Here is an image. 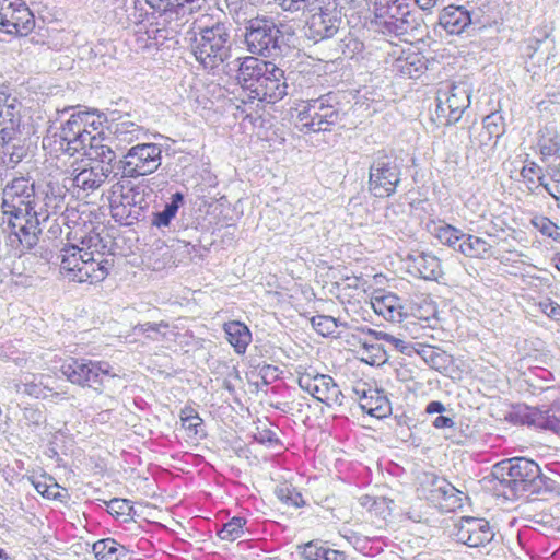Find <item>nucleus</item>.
<instances>
[{
    "label": "nucleus",
    "mask_w": 560,
    "mask_h": 560,
    "mask_svg": "<svg viewBox=\"0 0 560 560\" xmlns=\"http://www.w3.org/2000/svg\"><path fill=\"white\" fill-rule=\"evenodd\" d=\"M145 3L159 14L160 24L179 33L207 5V0H145Z\"/></svg>",
    "instance_id": "nucleus-12"
},
{
    "label": "nucleus",
    "mask_w": 560,
    "mask_h": 560,
    "mask_svg": "<svg viewBox=\"0 0 560 560\" xmlns=\"http://www.w3.org/2000/svg\"><path fill=\"white\" fill-rule=\"evenodd\" d=\"M364 44L353 36H346L340 40L339 49L346 58H353L363 51Z\"/></svg>",
    "instance_id": "nucleus-52"
},
{
    "label": "nucleus",
    "mask_w": 560,
    "mask_h": 560,
    "mask_svg": "<svg viewBox=\"0 0 560 560\" xmlns=\"http://www.w3.org/2000/svg\"><path fill=\"white\" fill-rule=\"evenodd\" d=\"M68 225V244L59 254L60 270L75 282L97 283L103 281L113 267L107 244L96 231L93 222L82 219L74 210H67L62 219Z\"/></svg>",
    "instance_id": "nucleus-2"
},
{
    "label": "nucleus",
    "mask_w": 560,
    "mask_h": 560,
    "mask_svg": "<svg viewBox=\"0 0 560 560\" xmlns=\"http://www.w3.org/2000/svg\"><path fill=\"white\" fill-rule=\"evenodd\" d=\"M107 199L110 214L116 222L124 225H132L138 222L136 213L129 214V210L136 208L135 199L129 191V180H117L113 184L107 192Z\"/></svg>",
    "instance_id": "nucleus-18"
},
{
    "label": "nucleus",
    "mask_w": 560,
    "mask_h": 560,
    "mask_svg": "<svg viewBox=\"0 0 560 560\" xmlns=\"http://www.w3.org/2000/svg\"><path fill=\"white\" fill-rule=\"evenodd\" d=\"M471 88L467 82L446 83L436 92L435 119L439 125L457 122L470 105Z\"/></svg>",
    "instance_id": "nucleus-10"
},
{
    "label": "nucleus",
    "mask_w": 560,
    "mask_h": 560,
    "mask_svg": "<svg viewBox=\"0 0 560 560\" xmlns=\"http://www.w3.org/2000/svg\"><path fill=\"white\" fill-rule=\"evenodd\" d=\"M373 13L372 24L385 35L400 36L416 25L409 0H374Z\"/></svg>",
    "instance_id": "nucleus-7"
},
{
    "label": "nucleus",
    "mask_w": 560,
    "mask_h": 560,
    "mask_svg": "<svg viewBox=\"0 0 560 560\" xmlns=\"http://www.w3.org/2000/svg\"><path fill=\"white\" fill-rule=\"evenodd\" d=\"M226 339L234 348L235 352L243 354L246 352L248 345L252 341V332L249 328L238 320L228 322L223 326Z\"/></svg>",
    "instance_id": "nucleus-31"
},
{
    "label": "nucleus",
    "mask_w": 560,
    "mask_h": 560,
    "mask_svg": "<svg viewBox=\"0 0 560 560\" xmlns=\"http://www.w3.org/2000/svg\"><path fill=\"white\" fill-rule=\"evenodd\" d=\"M21 102L0 89V144L16 140L21 126Z\"/></svg>",
    "instance_id": "nucleus-17"
},
{
    "label": "nucleus",
    "mask_w": 560,
    "mask_h": 560,
    "mask_svg": "<svg viewBox=\"0 0 560 560\" xmlns=\"http://www.w3.org/2000/svg\"><path fill=\"white\" fill-rule=\"evenodd\" d=\"M32 483L34 485L36 491L38 493H40L46 499L57 500L61 497V494L59 492L60 487L58 483L47 485L44 481H35V480H33Z\"/></svg>",
    "instance_id": "nucleus-60"
},
{
    "label": "nucleus",
    "mask_w": 560,
    "mask_h": 560,
    "mask_svg": "<svg viewBox=\"0 0 560 560\" xmlns=\"http://www.w3.org/2000/svg\"><path fill=\"white\" fill-rule=\"evenodd\" d=\"M135 331L139 334H143L148 339L152 341H164L171 340L175 332L170 329V325L166 322L160 323H143L138 324L135 327Z\"/></svg>",
    "instance_id": "nucleus-40"
},
{
    "label": "nucleus",
    "mask_w": 560,
    "mask_h": 560,
    "mask_svg": "<svg viewBox=\"0 0 560 560\" xmlns=\"http://www.w3.org/2000/svg\"><path fill=\"white\" fill-rule=\"evenodd\" d=\"M401 180V166L393 152L378 150L373 153L369 168V191L376 198L395 194Z\"/></svg>",
    "instance_id": "nucleus-6"
},
{
    "label": "nucleus",
    "mask_w": 560,
    "mask_h": 560,
    "mask_svg": "<svg viewBox=\"0 0 560 560\" xmlns=\"http://www.w3.org/2000/svg\"><path fill=\"white\" fill-rule=\"evenodd\" d=\"M369 393L370 396L363 399L362 410L378 419L387 417L392 412V407L384 392L374 388Z\"/></svg>",
    "instance_id": "nucleus-36"
},
{
    "label": "nucleus",
    "mask_w": 560,
    "mask_h": 560,
    "mask_svg": "<svg viewBox=\"0 0 560 560\" xmlns=\"http://www.w3.org/2000/svg\"><path fill=\"white\" fill-rule=\"evenodd\" d=\"M537 148L544 162L551 158L560 159V133L553 128H541L538 131Z\"/></svg>",
    "instance_id": "nucleus-32"
},
{
    "label": "nucleus",
    "mask_w": 560,
    "mask_h": 560,
    "mask_svg": "<svg viewBox=\"0 0 560 560\" xmlns=\"http://www.w3.org/2000/svg\"><path fill=\"white\" fill-rule=\"evenodd\" d=\"M92 552L97 560H121L128 550L114 538H104L92 545Z\"/></svg>",
    "instance_id": "nucleus-37"
},
{
    "label": "nucleus",
    "mask_w": 560,
    "mask_h": 560,
    "mask_svg": "<svg viewBox=\"0 0 560 560\" xmlns=\"http://www.w3.org/2000/svg\"><path fill=\"white\" fill-rule=\"evenodd\" d=\"M2 145L7 147L5 151L3 152V162L11 167H14L16 164H19L26 155V149L23 145H10V143Z\"/></svg>",
    "instance_id": "nucleus-53"
},
{
    "label": "nucleus",
    "mask_w": 560,
    "mask_h": 560,
    "mask_svg": "<svg viewBox=\"0 0 560 560\" xmlns=\"http://www.w3.org/2000/svg\"><path fill=\"white\" fill-rule=\"evenodd\" d=\"M253 439L257 443L269 447L281 445V441L277 436V433L270 429H257V432L253 435Z\"/></svg>",
    "instance_id": "nucleus-57"
},
{
    "label": "nucleus",
    "mask_w": 560,
    "mask_h": 560,
    "mask_svg": "<svg viewBox=\"0 0 560 560\" xmlns=\"http://www.w3.org/2000/svg\"><path fill=\"white\" fill-rule=\"evenodd\" d=\"M188 34L191 52L205 69L213 71L231 57L230 28L213 15L196 18Z\"/></svg>",
    "instance_id": "nucleus-3"
},
{
    "label": "nucleus",
    "mask_w": 560,
    "mask_h": 560,
    "mask_svg": "<svg viewBox=\"0 0 560 560\" xmlns=\"http://www.w3.org/2000/svg\"><path fill=\"white\" fill-rule=\"evenodd\" d=\"M425 69L424 61L419 54L401 51L394 57L390 63L393 73L400 77L413 78L418 77Z\"/></svg>",
    "instance_id": "nucleus-29"
},
{
    "label": "nucleus",
    "mask_w": 560,
    "mask_h": 560,
    "mask_svg": "<svg viewBox=\"0 0 560 560\" xmlns=\"http://www.w3.org/2000/svg\"><path fill=\"white\" fill-rule=\"evenodd\" d=\"M162 163V148L156 143H137L119 160L122 178H137L155 172Z\"/></svg>",
    "instance_id": "nucleus-13"
},
{
    "label": "nucleus",
    "mask_w": 560,
    "mask_h": 560,
    "mask_svg": "<svg viewBox=\"0 0 560 560\" xmlns=\"http://www.w3.org/2000/svg\"><path fill=\"white\" fill-rule=\"evenodd\" d=\"M361 360L370 365H381L386 361V352L378 343H363Z\"/></svg>",
    "instance_id": "nucleus-46"
},
{
    "label": "nucleus",
    "mask_w": 560,
    "mask_h": 560,
    "mask_svg": "<svg viewBox=\"0 0 560 560\" xmlns=\"http://www.w3.org/2000/svg\"><path fill=\"white\" fill-rule=\"evenodd\" d=\"M254 92L253 97L267 103H276L288 94V84L284 71L273 62L265 73L260 84Z\"/></svg>",
    "instance_id": "nucleus-19"
},
{
    "label": "nucleus",
    "mask_w": 560,
    "mask_h": 560,
    "mask_svg": "<svg viewBox=\"0 0 560 560\" xmlns=\"http://www.w3.org/2000/svg\"><path fill=\"white\" fill-rule=\"evenodd\" d=\"M282 32L271 18L257 16L250 19L245 26V44L247 50L266 58L281 54Z\"/></svg>",
    "instance_id": "nucleus-8"
},
{
    "label": "nucleus",
    "mask_w": 560,
    "mask_h": 560,
    "mask_svg": "<svg viewBox=\"0 0 560 560\" xmlns=\"http://www.w3.org/2000/svg\"><path fill=\"white\" fill-rule=\"evenodd\" d=\"M408 271L424 280H438L442 275L439 258L431 253L412 250L406 257Z\"/></svg>",
    "instance_id": "nucleus-22"
},
{
    "label": "nucleus",
    "mask_w": 560,
    "mask_h": 560,
    "mask_svg": "<svg viewBox=\"0 0 560 560\" xmlns=\"http://www.w3.org/2000/svg\"><path fill=\"white\" fill-rule=\"evenodd\" d=\"M482 129L499 140L505 132V122L502 114L493 112L487 115L482 120Z\"/></svg>",
    "instance_id": "nucleus-47"
},
{
    "label": "nucleus",
    "mask_w": 560,
    "mask_h": 560,
    "mask_svg": "<svg viewBox=\"0 0 560 560\" xmlns=\"http://www.w3.org/2000/svg\"><path fill=\"white\" fill-rule=\"evenodd\" d=\"M429 499L443 511L454 512L463 506L466 497L445 479H434Z\"/></svg>",
    "instance_id": "nucleus-25"
},
{
    "label": "nucleus",
    "mask_w": 560,
    "mask_h": 560,
    "mask_svg": "<svg viewBox=\"0 0 560 560\" xmlns=\"http://www.w3.org/2000/svg\"><path fill=\"white\" fill-rule=\"evenodd\" d=\"M540 311L553 320H560V304L547 298L538 304Z\"/></svg>",
    "instance_id": "nucleus-61"
},
{
    "label": "nucleus",
    "mask_w": 560,
    "mask_h": 560,
    "mask_svg": "<svg viewBox=\"0 0 560 560\" xmlns=\"http://www.w3.org/2000/svg\"><path fill=\"white\" fill-rule=\"evenodd\" d=\"M179 419L182 428L185 430L188 438L197 441L206 438L207 432L203 420L194 408L188 406L184 407L180 410Z\"/></svg>",
    "instance_id": "nucleus-35"
},
{
    "label": "nucleus",
    "mask_w": 560,
    "mask_h": 560,
    "mask_svg": "<svg viewBox=\"0 0 560 560\" xmlns=\"http://www.w3.org/2000/svg\"><path fill=\"white\" fill-rule=\"evenodd\" d=\"M310 16L305 25V35L315 43L334 37L342 23L338 0H313L306 8Z\"/></svg>",
    "instance_id": "nucleus-9"
},
{
    "label": "nucleus",
    "mask_w": 560,
    "mask_h": 560,
    "mask_svg": "<svg viewBox=\"0 0 560 560\" xmlns=\"http://www.w3.org/2000/svg\"><path fill=\"white\" fill-rule=\"evenodd\" d=\"M405 316L406 311L401 300L396 294H394V302L388 305L387 313L384 318L389 322L400 323Z\"/></svg>",
    "instance_id": "nucleus-58"
},
{
    "label": "nucleus",
    "mask_w": 560,
    "mask_h": 560,
    "mask_svg": "<svg viewBox=\"0 0 560 560\" xmlns=\"http://www.w3.org/2000/svg\"><path fill=\"white\" fill-rule=\"evenodd\" d=\"M59 127L54 135L59 150L69 155L85 151L88 145L100 136L102 115L96 110H81L66 107L59 112Z\"/></svg>",
    "instance_id": "nucleus-4"
},
{
    "label": "nucleus",
    "mask_w": 560,
    "mask_h": 560,
    "mask_svg": "<svg viewBox=\"0 0 560 560\" xmlns=\"http://www.w3.org/2000/svg\"><path fill=\"white\" fill-rule=\"evenodd\" d=\"M247 521L241 516L232 517L228 523L223 525L218 535L223 540H235L243 535V528Z\"/></svg>",
    "instance_id": "nucleus-45"
},
{
    "label": "nucleus",
    "mask_w": 560,
    "mask_h": 560,
    "mask_svg": "<svg viewBox=\"0 0 560 560\" xmlns=\"http://www.w3.org/2000/svg\"><path fill=\"white\" fill-rule=\"evenodd\" d=\"M110 176V170L106 166L100 168L97 166L75 168L72 173V185L74 188L89 195L100 188Z\"/></svg>",
    "instance_id": "nucleus-26"
},
{
    "label": "nucleus",
    "mask_w": 560,
    "mask_h": 560,
    "mask_svg": "<svg viewBox=\"0 0 560 560\" xmlns=\"http://www.w3.org/2000/svg\"><path fill=\"white\" fill-rule=\"evenodd\" d=\"M558 402L548 407H524L517 412L522 424L550 431L560 435V415H557Z\"/></svg>",
    "instance_id": "nucleus-20"
},
{
    "label": "nucleus",
    "mask_w": 560,
    "mask_h": 560,
    "mask_svg": "<svg viewBox=\"0 0 560 560\" xmlns=\"http://www.w3.org/2000/svg\"><path fill=\"white\" fill-rule=\"evenodd\" d=\"M428 231L433 235L441 244L448 246L458 252L464 232L453 225L440 222H431L428 224Z\"/></svg>",
    "instance_id": "nucleus-34"
},
{
    "label": "nucleus",
    "mask_w": 560,
    "mask_h": 560,
    "mask_svg": "<svg viewBox=\"0 0 560 560\" xmlns=\"http://www.w3.org/2000/svg\"><path fill=\"white\" fill-rule=\"evenodd\" d=\"M112 370V365L106 361L84 358H70L60 368L63 376L72 384L89 386L95 390H101L106 377L115 376Z\"/></svg>",
    "instance_id": "nucleus-11"
},
{
    "label": "nucleus",
    "mask_w": 560,
    "mask_h": 560,
    "mask_svg": "<svg viewBox=\"0 0 560 560\" xmlns=\"http://www.w3.org/2000/svg\"><path fill=\"white\" fill-rule=\"evenodd\" d=\"M418 353L431 368L439 371L445 370L452 361L451 355L433 346H422Z\"/></svg>",
    "instance_id": "nucleus-43"
},
{
    "label": "nucleus",
    "mask_w": 560,
    "mask_h": 560,
    "mask_svg": "<svg viewBox=\"0 0 560 560\" xmlns=\"http://www.w3.org/2000/svg\"><path fill=\"white\" fill-rule=\"evenodd\" d=\"M295 117V127L303 133H317L330 131L331 128L326 122V115H319L316 105L311 100L303 101Z\"/></svg>",
    "instance_id": "nucleus-24"
},
{
    "label": "nucleus",
    "mask_w": 560,
    "mask_h": 560,
    "mask_svg": "<svg viewBox=\"0 0 560 560\" xmlns=\"http://www.w3.org/2000/svg\"><path fill=\"white\" fill-rule=\"evenodd\" d=\"M327 548L308 542L304 546L303 556L307 560H324Z\"/></svg>",
    "instance_id": "nucleus-62"
},
{
    "label": "nucleus",
    "mask_w": 560,
    "mask_h": 560,
    "mask_svg": "<svg viewBox=\"0 0 560 560\" xmlns=\"http://www.w3.org/2000/svg\"><path fill=\"white\" fill-rule=\"evenodd\" d=\"M34 24V15L23 0H0V31L23 36Z\"/></svg>",
    "instance_id": "nucleus-16"
},
{
    "label": "nucleus",
    "mask_w": 560,
    "mask_h": 560,
    "mask_svg": "<svg viewBox=\"0 0 560 560\" xmlns=\"http://www.w3.org/2000/svg\"><path fill=\"white\" fill-rule=\"evenodd\" d=\"M107 512L115 517H131L135 509L132 502L127 499L114 498L106 503Z\"/></svg>",
    "instance_id": "nucleus-50"
},
{
    "label": "nucleus",
    "mask_w": 560,
    "mask_h": 560,
    "mask_svg": "<svg viewBox=\"0 0 560 560\" xmlns=\"http://www.w3.org/2000/svg\"><path fill=\"white\" fill-rule=\"evenodd\" d=\"M108 129L113 135L114 141L117 142V147L121 149L145 136L143 128L129 119L113 122Z\"/></svg>",
    "instance_id": "nucleus-30"
},
{
    "label": "nucleus",
    "mask_w": 560,
    "mask_h": 560,
    "mask_svg": "<svg viewBox=\"0 0 560 560\" xmlns=\"http://www.w3.org/2000/svg\"><path fill=\"white\" fill-rule=\"evenodd\" d=\"M45 380L46 376L43 374L25 376L15 384L16 392L35 399H50L55 402L68 399L67 392L55 390L54 387L45 383Z\"/></svg>",
    "instance_id": "nucleus-21"
},
{
    "label": "nucleus",
    "mask_w": 560,
    "mask_h": 560,
    "mask_svg": "<svg viewBox=\"0 0 560 560\" xmlns=\"http://www.w3.org/2000/svg\"><path fill=\"white\" fill-rule=\"evenodd\" d=\"M440 25L450 34H460L471 24L470 12L463 5H447L440 14Z\"/></svg>",
    "instance_id": "nucleus-27"
},
{
    "label": "nucleus",
    "mask_w": 560,
    "mask_h": 560,
    "mask_svg": "<svg viewBox=\"0 0 560 560\" xmlns=\"http://www.w3.org/2000/svg\"><path fill=\"white\" fill-rule=\"evenodd\" d=\"M362 331H366L369 335L374 336L378 340H386L395 346L402 353L409 352V346L401 339H398L389 334L383 331H375L371 328H362Z\"/></svg>",
    "instance_id": "nucleus-55"
},
{
    "label": "nucleus",
    "mask_w": 560,
    "mask_h": 560,
    "mask_svg": "<svg viewBox=\"0 0 560 560\" xmlns=\"http://www.w3.org/2000/svg\"><path fill=\"white\" fill-rule=\"evenodd\" d=\"M273 2L285 12L298 13L305 11L313 0H273Z\"/></svg>",
    "instance_id": "nucleus-59"
},
{
    "label": "nucleus",
    "mask_w": 560,
    "mask_h": 560,
    "mask_svg": "<svg viewBox=\"0 0 560 560\" xmlns=\"http://www.w3.org/2000/svg\"><path fill=\"white\" fill-rule=\"evenodd\" d=\"M20 422L34 431L46 422V416L39 408L24 407Z\"/></svg>",
    "instance_id": "nucleus-48"
},
{
    "label": "nucleus",
    "mask_w": 560,
    "mask_h": 560,
    "mask_svg": "<svg viewBox=\"0 0 560 560\" xmlns=\"http://www.w3.org/2000/svg\"><path fill=\"white\" fill-rule=\"evenodd\" d=\"M311 102L316 105L320 116L326 115V122L330 128L342 120L345 114L337 93L329 92L317 98H312Z\"/></svg>",
    "instance_id": "nucleus-28"
},
{
    "label": "nucleus",
    "mask_w": 560,
    "mask_h": 560,
    "mask_svg": "<svg viewBox=\"0 0 560 560\" xmlns=\"http://www.w3.org/2000/svg\"><path fill=\"white\" fill-rule=\"evenodd\" d=\"M298 383L304 392L328 407L341 406L343 402L342 392L330 375L306 370L299 373Z\"/></svg>",
    "instance_id": "nucleus-14"
},
{
    "label": "nucleus",
    "mask_w": 560,
    "mask_h": 560,
    "mask_svg": "<svg viewBox=\"0 0 560 560\" xmlns=\"http://www.w3.org/2000/svg\"><path fill=\"white\" fill-rule=\"evenodd\" d=\"M522 182L529 191H534L538 186L545 184L544 170L535 161L526 159L520 172Z\"/></svg>",
    "instance_id": "nucleus-41"
},
{
    "label": "nucleus",
    "mask_w": 560,
    "mask_h": 560,
    "mask_svg": "<svg viewBox=\"0 0 560 560\" xmlns=\"http://www.w3.org/2000/svg\"><path fill=\"white\" fill-rule=\"evenodd\" d=\"M311 323L313 328L323 337H339L341 334L339 328H351L347 322L328 315H315L312 317Z\"/></svg>",
    "instance_id": "nucleus-39"
},
{
    "label": "nucleus",
    "mask_w": 560,
    "mask_h": 560,
    "mask_svg": "<svg viewBox=\"0 0 560 560\" xmlns=\"http://www.w3.org/2000/svg\"><path fill=\"white\" fill-rule=\"evenodd\" d=\"M548 37L549 34L544 30H538L537 35L528 38L526 45V54L528 57H533L535 52H537L541 46H548Z\"/></svg>",
    "instance_id": "nucleus-56"
},
{
    "label": "nucleus",
    "mask_w": 560,
    "mask_h": 560,
    "mask_svg": "<svg viewBox=\"0 0 560 560\" xmlns=\"http://www.w3.org/2000/svg\"><path fill=\"white\" fill-rule=\"evenodd\" d=\"M392 302H394V293H381L372 298L371 305L377 315L385 317Z\"/></svg>",
    "instance_id": "nucleus-54"
},
{
    "label": "nucleus",
    "mask_w": 560,
    "mask_h": 560,
    "mask_svg": "<svg viewBox=\"0 0 560 560\" xmlns=\"http://www.w3.org/2000/svg\"><path fill=\"white\" fill-rule=\"evenodd\" d=\"M342 537L351 545L353 548L364 555H369L371 552V539L366 536H362L357 532L348 529L342 534Z\"/></svg>",
    "instance_id": "nucleus-51"
},
{
    "label": "nucleus",
    "mask_w": 560,
    "mask_h": 560,
    "mask_svg": "<svg viewBox=\"0 0 560 560\" xmlns=\"http://www.w3.org/2000/svg\"><path fill=\"white\" fill-rule=\"evenodd\" d=\"M452 536L457 542L480 548L492 541L494 530L483 517L462 516L454 523Z\"/></svg>",
    "instance_id": "nucleus-15"
},
{
    "label": "nucleus",
    "mask_w": 560,
    "mask_h": 560,
    "mask_svg": "<svg viewBox=\"0 0 560 560\" xmlns=\"http://www.w3.org/2000/svg\"><path fill=\"white\" fill-rule=\"evenodd\" d=\"M148 187L143 184H132L129 182V191L132 194L135 199L133 203L136 208L131 210V213H136L138 221L144 218V212L148 210L150 201L148 200L147 194ZM130 214V211H129Z\"/></svg>",
    "instance_id": "nucleus-44"
},
{
    "label": "nucleus",
    "mask_w": 560,
    "mask_h": 560,
    "mask_svg": "<svg viewBox=\"0 0 560 560\" xmlns=\"http://www.w3.org/2000/svg\"><path fill=\"white\" fill-rule=\"evenodd\" d=\"M493 475L503 487L505 497L539 494L550 479L541 475L537 463L525 457L503 459L493 466Z\"/></svg>",
    "instance_id": "nucleus-5"
},
{
    "label": "nucleus",
    "mask_w": 560,
    "mask_h": 560,
    "mask_svg": "<svg viewBox=\"0 0 560 560\" xmlns=\"http://www.w3.org/2000/svg\"><path fill=\"white\" fill-rule=\"evenodd\" d=\"M471 142L478 145L480 149H494L498 143V139L494 138L489 132H487L485 129H481L480 132L474 138Z\"/></svg>",
    "instance_id": "nucleus-63"
},
{
    "label": "nucleus",
    "mask_w": 560,
    "mask_h": 560,
    "mask_svg": "<svg viewBox=\"0 0 560 560\" xmlns=\"http://www.w3.org/2000/svg\"><path fill=\"white\" fill-rule=\"evenodd\" d=\"M552 183H546L544 184L545 190L555 199L557 200L558 207H560V172H555L551 175Z\"/></svg>",
    "instance_id": "nucleus-64"
},
{
    "label": "nucleus",
    "mask_w": 560,
    "mask_h": 560,
    "mask_svg": "<svg viewBox=\"0 0 560 560\" xmlns=\"http://www.w3.org/2000/svg\"><path fill=\"white\" fill-rule=\"evenodd\" d=\"M183 202L184 195L182 192L177 191L173 194L171 202L166 203L162 211L154 213L152 223L158 228L168 226Z\"/></svg>",
    "instance_id": "nucleus-42"
},
{
    "label": "nucleus",
    "mask_w": 560,
    "mask_h": 560,
    "mask_svg": "<svg viewBox=\"0 0 560 560\" xmlns=\"http://www.w3.org/2000/svg\"><path fill=\"white\" fill-rule=\"evenodd\" d=\"M533 226L538 230L542 235L560 241V228L547 217H534L532 219Z\"/></svg>",
    "instance_id": "nucleus-49"
},
{
    "label": "nucleus",
    "mask_w": 560,
    "mask_h": 560,
    "mask_svg": "<svg viewBox=\"0 0 560 560\" xmlns=\"http://www.w3.org/2000/svg\"><path fill=\"white\" fill-rule=\"evenodd\" d=\"M491 245L482 237L466 234L462 238L458 252L466 257L485 259L490 256Z\"/></svg>",
    "instance_id": "nucleus-38"
},
{
    "label": "nucleus",
    "mask_w": 560,
    "mask_h": 560,
    "mask_svg": "<svg viewBox=\"0 0 560 560\" xmlns=\"http://www.w3.org/2000/svg\"><path fill=\"white\" fill-rule=\"evenodd\" d=\"M63 197L40 189L30 176L9 180L2 189V224L9 231L11 246L19 244L25 250L34 248L42 232L40 222L61 208Z\"/></svg>",
    "instance_id": "nucleus-1"
},
{
    "label": "nucleus",
    "mask_w": 560,
    "mask_h": 560,
    "mask_svg": "<svg viewBox=\"0 0 560 560\" xmlns=\"http://www.w3.org/2000/svg\"><path fill=\"white\" fill-rule=\"evenodd\" d=\"M237 61H240L236 77L237 81L244 89L249 90L250 93L254 94L258 88L257 84H260V80H262L265 73L270 68L271 61H266L254 56L238 58Z\"/></svg>",
    "instance_id": "nucleus-23"
},
{
    "label": "nucleus",
    "mask_w": 560,
    "mask_h": 560,
    "mask_svg": "<svg viewBox=\"0 0 560 560\" xmlns=\"http://www.w3.org/2000/svg\"><path fill=\"white\" fill-rule=\"evenodd\" d=\"M90 160L97 162L95 166L110 170V175L114 173L113 162L116 160V152L107 144L102 143L100 136H95V141L89 144L85 151H82Z\"/></svg>",
    "instance_id": "nucleus-33"
}]
</instances>
